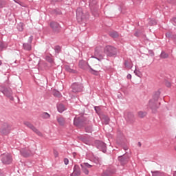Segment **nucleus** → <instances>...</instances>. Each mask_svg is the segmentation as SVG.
I'll list each match as a JSON object with an SVG mask.
<instances>
[{
	"mask_svg": "<svg viewBox=\"0 0 176 176\" xmlns=\"http://www.w3.org/2000/svg\"><path fill=\"white\" fill-rule=\"evenodd\" d=\"M86 65H87V63H86V61L80 60L79 62V67H80V68H82V69H85V67H86Z\"/></svg>",
	"mask_w": 176,
	"mask_h": 176,
	"instance_id": "4be33fe9",
	"label": "nucleus"
},
{
	"mask_svg": "<svg viewBox=\"0 0 176 176\" xmlns=\"http://www.w3.org/2000/svg\"><path fill=\"white\" fill-rule=\"evenodd\" d=\"M138 144H139V146H141V142H139Z\"/></svg>",
	"mask_w": 176,
	"mask_h": 176,
	"instance_id": "a18cd8bd",
	"label": "nucleus"
},
{
	"mask_svg": "<svg viewBox=\"0 0 176 176\" xmlns=\"http://www.w3.org/2000/svg\"><path fill=\"white\" fill-rule=\"evenodd\" d=\"M166 38H170V36H171V34L170 33H166Z\"/></svg>",
	"mask_w": 176,
	"mask_h": 176,
	"instance_id": "4c0bfd02",
	"label": "nucleus"
},
{
	"mask_svg": "<svg viewBox=\"0 0 176 176\" xmlns=\"http://www.w3.org/2000/svg\"><path fill=\"white\" fill-rule=\"evenodd\" d=\"M82 170L84 174H86L87 175L89 174V169L87 168H91L93 166L89 164V163H83L81 165Z\"/></svg>",
	"mask_w": 176,
	"mask_h": 176,
	"instance_id": "423d86ee",
	"label": "nucleus"
},
{
	"mask_svg": "<svg viewBox=\"0 0 176 176\" xmlns=\"http://www.w3.org/2000/svg\"><path fill=\"white\" fill-rule=\"evenodd\" d=\"M173 176H176V171L173 173Z\"/></svg>",
	"mask_w": 176,
	"mask_h": 176,
	"instance_id": "37998d69",
	"label": "nucleus"
},
{
	"mask_svg": "<svg viewBox=\"0 0 176 176\" xmlns=\"http://www.w3.org/2000/svg\"><path fill=\"white\" fill-rule=\"evenodd\" d=\"M0 176H3V174L1 173V174H0Z\"/></svg>",
	"mask_w": 176,
	"mask_h": 176,
	"instance_id": "49530a36",
	"label": "nucleus"
},
{
	"mask_svg": "<svg viewBox=\"0 0 176 176\" xmlns=\"http://www.w3.org/2000/svg\"><path fill=\"white\" fill-rule=\"evenodd\" d=\"M80 168L78 166H75L74 168V172L72 173L71 176H80Z\"/></svg>",
	"mask_w": 176,
	"mask_h": 176,
	"instance_id": "f8f14e48",
	"label": "nucleus"
},
{
	"mask_svg": "<svg viewBox=\"0 0 176 176\" xmlns=\"http://www.w3.org/2000/svg\"><path fill=\"white\" fill-rule=\"evenodd\" d=\"M1 64H2V62L0 60V65H1Z\"/></svg>",
	"mask_w": 176,
	"mask_h": 176,
	"instance_id": "de8ad7c7",
	"label": "nucleus"
},
{
	"mask_svg": "<svg viewBox=\"0 0 176 176\" xmlns=\"http://www.w3.org/2000/svg\"><path fill=\"white\" fill-rule=\"evenodd\" d=\"M76 16H77V19H80L81 20H82V19H83V12H82V9L78 8L77 10Z\"/></svg>",
	"mask_w": 176,
	"mask_h": 176,
	"instance_id": "a211bd4d",
	"label": "nucleus"
},
{
	"mask_svg": "<svg viewBox=\"0 0 176 176\" xmlns=\"http://www.w3.org/2000/svg\"><path fill=\"white\" fill-rule=\"evenodd\" d=\"M64 163H65V164H68V163H69V161L68 160V159L67 158H65L64 159Z\"/></svg>",
	"mask_w": 176,
	"mask_h": 176,
	"instance_id": "72a5a7b5",
	"label": "nucleus"
},
{
	"mask_svg": "<svg viewBox=\"0 0 176 176\" xmlns=\"http://www.w3.org/2000/svg\"><path fill=\"white\" fill-rule=\"evenodd\" d=\"M54 155L55 157H58V152L57 151H54Z\"/></svg>",
	"mask_w": 176,
	"mask_h": 176,
	"instance_id": "2f4dec72",
	"label": "nucleus"
},
{
	"mask_svg": "<svg viewBox=\"0 0 176 176\" xmlns=\"http://www.w3.org/2000/svg\"><path fill=\"white\" fill-rule=\"evenodd\" d=\"M153 176H166V173L160 171L152 172Z\"/></svg>",
	"mask_w": 176,
	"mask_h": 176,
	"instance_id": "6ab92c4d",
	"label": "nucleus"
},
{
	"mask_svg": "<svg viewBox=\"0 0 176 176\" xmlns=\"http://www.w3.org/2000/svg\"><path fill=\"white\" fill-rule=\"evenodd\" d=\"M175 150L176 151V146H175Z\"/></svg>",
	"mask_w": 176,
	"mask_h": 176,
	"instance_id": "8fccbe9b",
	"label": "nucleus"
},
{
	"mask_svg": "<svg viewBox=\"0 0 176 176\" xmlns=\"http://www.w3.org/2000/svg\"><path fill=\"white\" fill-rule=\"evenodd\" d=\"M65 70L67 71V72H70L71 74H75V70L74 69H71V67L68 65L65 66Z\"/></svg>",
	"mask_w": 176,
	"mask_h": 176,
	"instance_id": "5701e85b",
	"label": "nucleus"
},
{
	"mask_svg": "<svg viewBox=\"0 0 176 176\" xmlns=\"http://www.w3.org/2000/svg\"><path fill=\"white\" fill-rule=\"evenodd\" d=\"M124 65H125L126 68H128V69H131V68H133V63H131L129 60L125 61Z\"/></svg>",
	"mask_w": 176,
	"mask_h": 176,
	"instance_id": "aec40b11",
	"label": "nucleus"
},
{
	"mask_svg": "<svg viewBox=\"0 0 176 176\" xmlns=\"http://www.w3.org/2000/svg\"><path fill=\"white\" fill-rule=\"evenodd\" d=\"M78 122H79V118H74V124H78Z\"/></svg>",
	"mask_w": 176,
	"mask_h": 176,
	"instance_id": "473e14b6",
	"label": "nucleus"
},
{
	"mask_svg": "<svg viewBox=\"0 0 176 176\" xmlns=\"http://www.w3.org/2000/svg\"><path fill=\"white\" fill-rule=\"evenodd\" d=\"M50 25L54 32H58L60 31V25L56 22H51Z\"/></svg>",
	"mask_w": 176,
	"mask_h": 176,
	"instance_id": "6e6552de",
	"label": "nucleus"
},
{
	"mask_svg": "<svg viewBox=\"0 0 176 176\" xmlns=\"http://www.w3.org/2000/svg\"><path fill=\"white\" fill-rule=\"evenodd\" d=\"M10 125L8 123H3L1 125L0 133L2 135H8V134H10Z\"/></svg>",
	"mask_w": 176,
	"mask_h": 176,
	"instance_id": "f257e3e1",
	"label": "nucleus"
},
{
	"mask_svg": "<svg viewBox=\"0 0 176 176\" xmlns=\"http://www.w3.org/2000/svg\"><path fill=\"white\" fill-rule=\"evenodd\" d=\"M135 36H138V32H136L135 33Z\"/></svg>",
	"mask_w": 176,
	"mask_h": 176,
	"instance_id": "a19ab883",
	"label": "nucleus"
},
{
	"mask_svg": "<svg viewBox=\"0 0 176 176\" xmlns=\"http://www.w3.org/2000/svg\"><path fill=\"white\" fill-rule=\"evenodd\" d=\"M8 46L3 43V42L0 41V52H2L3 49H6Z\"/></svg>",
	"mask_w": 176,
	"mask_h": 176,
	"instance_id": "b1692460",
	"label": "nucleus"
},
{
	"mask_svg": "<svg viewBox=\"0 0 176 176\" xmlns=\"http://www.w3.org/2000/svg\"><path fill=\"white\" fill-rule=\"evenodd\" d=\"M150 24H156V21L151 20V22H150Z\"/></svg>",
	"mask_w": 176,
	"mask_h": 176,
	"instance_id": "e433bc0d",
	"label": "nucleus"
},
{
	"mask_svg": "<svg viewBox=\"0 0 176 176\" xmlns=\"http://www.w3.org/2000/svg\"><path fill=\"white\" fill-rule=\"evenodd\" d=\"M100 118L102 119V122H103L104 124H108L109 123V118H108V116L102 115Z\"/></svg>",
	"mask_w": 176,
	"mask_h": 176,
	"instance_id": "f3484780",
	"label": "nucleus"
},
{
	"mask_svg": "<svg viewBox=\"0 0 176 176\" xmlns=\"http://www.w3.org/2000/svg\"><path fill=\"white\" fill-rule=\"evenodd\" d=\"M1 162L3 164H10L13 162V158L9 153L3 154L1 155Z\"/></svg>",
	"mask_w": 176,
	"mask_h": 176,
	"instance_id": "f03ea898",
	"label": "nucleus"
},
{
	"mask_svg": "<svg viewBox=\"0 0 176 176\" xmlns=\"http://www.w3.org/2000/svg\"><path fill=\"white\" fill-rule=\"evenodd\" d=\"M21 153L22 156H23L24 157H28L31 156V155H32V153L31 152V151H30L28 148H22L21 150Z\"/></svg>",
	"mask_w": 176,
	"mask_h": 176,
	"instance_id": "0eeeda50",
	"label": "nucleus"
},
{
	"mask_svg": "<svg viewBox=\"0 0 176 176\" xmlns=\"http://www.w3.org/2000/svg\"><path fill=\"white\" fill-rule=\"evenodd\" d=\"M148 107L153 110L157 109V101L155 100H151L148 102Z\"/></svg>",
	"mask_w": 176,
	"mask_h": 176,
	"instance_id": "9b49d317",
	"label": "nucleus"
},
{
	"mask_svg": "<svg viewBox=\"0 0 176 176\" xmlns=\"http://www.w3.org/2000/svg\"><path fill=\"white\" fill-rule=\"evenodd\" d=\"M32 36L30 37V43H24L23 44V48L25 50H31L32 47H31V42H32Z\"/></svg>",
	"mask_w": 176,
	"mask_h": 176,
	"instance_id": "4468645a",
	"label": "nucleus"
},
{
	"mask_svg": "<svg viewBox=\"0 0 176 176\" xmlns=\"http://www.w3.org/2000/svg\"><path fill=\"white\" fill-rule=\"evenodd\" d=\"M24 125L26 126V127H28L29 129L32 130V131L36 133V134H37V135H39V137H42V133H41V131H39V130L34 126V125H32V124H31L30 122H25Z\"/></svg>",
	"mask_w": 176,
	"mask_h": 176,
	"instance_id": "20e7f679",
	"label": "nucleus"
},
{
	"mask_svg": "<svg viewBox=\"0 0 176 176\" xmlns=\"http://www.w3.org/2000/svg\"><path fill=\"white\" fill-rule=\"evenodd\" d=\"M74 93H78V91H82V85L78 83H74L72 86Z\"/></svg>",
	"mask_w": 176,
	"mask_h": 176,
	"instance_id": "1a4fd4ad",
	"label": "nucleus"
},
{
	"mask_svg": "<svg viewBox=\"0 0 176 176\" xmlns=\"http://www.w3.org/2000/svg\"><path fill=\"white\" fill-rule=\"evenodd\" d=\"M161 57L162 58H167L168 57V54H166V52H162L161 54Z\"/></svg>",
	"mask_w": 176,
	"mask_h": 176,
	"instance_id": "c756f323",
	"label": "nucleus"
},
{
	"mask_svg": "<svg viewBox=\"0 0 176 176\" xmlns=\"http://www.w3.org/2000/svg\"><path fill=\"white\" fill-rule=\"evenodd\" d=\"M110 35L112 38H118V36H119V34L116 32H112L110 33Z\"/></svg>",
	"mask_w": 176,
	"mask_h": 176,
	"instance_id": "cd10ccee",
	"label": "nucleus"
},
{
	"mask_svg": "<svg viewBox=\"0 0 176 176\" xmlns=\"http://www.w3.org/2000/svg\"><path fill=\"white\" fill-rule=\"evenodd\" d=\"M102 52H104V48L102 47H97L95 50V55L102 56Z\"/></svg>",
	"mask_w": 176,
	"mask_h": 176,
	"instance_id": "2eb2a0df",
	"label": "nucleus"
},
{
	"mask_svg": "<svg viewBox=\"0 0 176 176\" xmlns=\"http://www.w3.org/2000/svg\"><path fill=\"white\" fill-rule=\"evenodd\" d=\"M17 29L19 30V31H23V30H24V24L22 23H20L18 25Z\"/></svg>",
	"mask_w": 176,
	"mask_h": 176,
	"instance_id": "bb28decb",
	"label": "nucleus"
},
{
	"mask_svg": "<svg viewBox=\"0 0 176 176\" xmlns=\"http://www.w3.org/2000/svg\"><path fill=\"white\" fill-rule=\"evenodd\" d=\"M98 109H100V108L99 107H95V111L97 112V113H98Z\"/></svg>",
	"mask_w": 176,
	"mask_h": 176,
	"instance_id": "ea45409f",
	"label": "nucleus"
},
{
	"mask_svg": "<svg viewBox=\"0 0 176 176\" xmlns=\"http://www.w3.org/2000/svg\"><path fill=\"white\" fill-rule=\"evenodd\" d=\"M118 160L122 164H126L129 162L128 158H125L124 157H119Z\"/></svg>",
	"mask_w": 176,
	"mask_h": 176,
	"instance_id": "412c9836",
	"label": "nucleus"
},
{
	"mask_svg": "<svg viewBox=\"0 0 176 176\" xmlns=\"http://www.w3.org/2000/svg\"><path fill=\"white\" fill-rule=\"evenodd\" d=\"M125 119L129 122H133L134 120V114L133 113L128 112L125 114Z\"/></svg>",
	"mask_w": 176,
	"mask_h": 176,
	"instance_id": "ddd939ff",
	"label": "nucleus"
},
{
	"mask_svg": "<svg viewBox=\"0 0 176 176\" xmlns=\"http://www.w3.org/2000/svg\"><path fill=\"white\" fill-rule=\"evenodd\" d=\"M97 144H98V148L99 149H102V152L105 153L107 152V145L105 143L100 142V141H97Z\"/></svg>",
	"mask_w": 176,
	"mask_h": 176,
	"instance_id": "9d476101",
	"label": "nucleus"
},
{
	"mask_svg": "<svg viewBox=\"0 0 176 176\" xmlns=\"http://www.w3.org/2000/svg\"><path fill=\"white\" fill-rule=\"evenodd\" d=\"M57 109L58 112L62 113V112H64V111H65L67 108L65 107V106H64V104L60 103L57 105Z\"/></svg>",
	"mask_w": 176,
	"mask_h": 176,
	"instance_id": "dca6fc26",
	"label": "nucleus"
},
{
	"mask_svg": "<svg viewBox=\"0 0 176 176\" xmlns=\"http://www.w3.org/2000/svg\"><path fill=\"white\" fill-rule=\"evenodd\" d=\"M175 43H176V36L174 38Z\"/></svg>",
	"mask_w": 176,
	"mask_h": 176,
	"instance_id": "79ce46f5",
	"label": "nucleus"
},
{
	"mask_svg": "<svg viewBox=\"0 0 176 176\" xmlns=\"http://www.w3.org/2000/svg\"><path fill=\"white\" fill-rule=\"evenodd\" d=\"M54 96H55L56 97H58V96H60V92L58 91L54 92Z\"/></svg>",
	"mask_w": 176,
	"mask_h": 176,
	"instance_id": "c9c22d12",
	"label": "nucleus"
},
{
	"mask_svg": "<svg viewBox=\"0 0 176 176\" xmlns=\"http://www.w3.org/2000/svg\"><path fill=\"white\" fill-rule=\"evenodd\" d=\"M166 86L167 87H171V83H170V82H166Z\"/></svg>",
	"mask_w": 176,
	"mask_h": 176,
	"instance_id": "f704fd0d",
	"label": "nucleus"
},
{
	"mask_svg": "<svg viewBox=\"0 0 176 176\" xmlns=\"http://www.w3.org/2000/svg\"><path fill=\"white\" fill-rule=\"evenodd\" d=\"M2 93L4 94V96H6V97H8L10 100L13 101L14 98H13V92L12 91V89H5L3 91H2Z\"/></svg>",
	"mask_w": 176,
	"mask_h": 176,
	"instance_id": "39448f33",
	"label": "nucleus"
},
{
	"mask_svg": "<svg viewBox=\"0 0 176 176\" xmlns=\"http://www.w3.org/2000/svg\"><path fill=\"white\" fill-rule=\"evenodd\" d=\"M42 117L44 119H49V118H50V115L47 113H44L42 114Z\"/></svg>",
	"mask_w": 176,
	"mask_h": 176,
	"instance_id": "c85d7f7f",
	"label": "nucleus"
},
{
	"mask_svg": "<svg viewBox=\"0 0 176 176\" xmlns=\"http://www.w3.org/2000/svg\"><path fill=\"white\" fill-rule=\"evenodd\" d=\"M138 115L139 118H145V116H146V113L144 111H139Z\"/></svg>",
	"mask_w": 176,
	"mask_h": 176,
	"instance_id": "393cba45",
	"label": "nucleus"
},
{
	"mask_svg": "<svg viewBox=\"0 0 176 176\" xmlns=\"http://www.w3.org/2000/svg\"><path fill=\"white\" fill-rule=\"evenodd\" d=\"M53 60L52 59L50 60V63H52Z\"/></svg>",
	"mask_w": 176,
	"mask_h": 176,
	"instance_id": "c03bdc74",
	"label": "nucleus"
},
{
	"mask_svg": "<svg viewBox=\"0 0 176 176\" xmlns=\"http://www.w3.org/2000/svg\"><path fill=\"white\" fill-rule=\"evenodd\" d=\"M126 78H127L128 79H131V74H128V75L126 76Z\"/></svg>",
	"mask_w": 176,
	"mask_h": 176,
	"instance_id": "58836bf2",
	"label": "nucleus"
},
{
	"mask_svg": "<svg viewBox=\"0 0 176 176\" xmlns=\"http://www.w3.org/2000/svg\"><path fill=\"white\" fill-rule=\"evenodd\" d=\"M16 2V0H14Z\"/></svg>",
	"mask_w": 176,
	"mask_h": 176,
	"instance_id": "3c124183",
	"label": "nucleus"
},
{
	"mask_svg": "<svg viewBox=\"0 0 176 176\" xmlns=\"http://www.w3.org/2000/svg\"><path fill=\"white\" fill-rule=\"evenodd\" d=\"M104 53L109 57H112V56H115L116 54V48L107 45L104 48Z\"/></svg>",
	"mask_w": 176,
	"mask_h": 176,
	"instance_id": "7ed1b4c3",
	"label": "nucleus"
},
{
	"mask_svg": "<svg viewBox=\"0 0 176 176\" xmlns=\"http://www.w3.org/2000/svg\"><path fill=\"white\" fill-rule=\"evenodd\" d=\"M88 133H90V131H87Z\"/></svg>",
	"mask_w": 176,
	"mask_h": 176,
	"instance_id": "09e8293b",
	"label": "nucleus"
},
{
	"mask_svg": "<svg viewBox=\"0 0 176 176\" xmlns=\"http://www.w3.org/2000/svg\"><path fill=\"white\" fill-rule=\"evenodd\" d=\"M58 122L60 126H64V123H65V120L63 118H58Z\"/></svg>",
	"mask_w": 176,
	"mask_h": 176,
	"instance_id": "a878e982",
	"label": "nucleus"
},
{
	"mask_svg": "<svg viewBox=\"0 0 176 176\" xmlns=\"http://www.w3.org/2000/svg\"><path fill=\"white\" fill-rule=\"evenodd\" d=\"M91 73L94 74V75H97V74H98V72L94 71L93 69H91Z\"/></svg>",
	"mask_w": 176,
	"mask_h": 176,
	"instance_id": "7c9ffc66",
	"label": "nucleus"
}]
</instances>
